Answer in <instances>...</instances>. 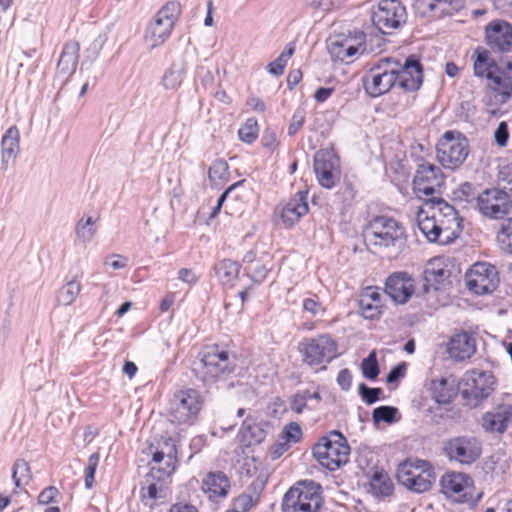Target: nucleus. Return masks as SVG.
<instances>
[{"label": "nucleus", "instance_id": "2eb2a0df", "mask_svg": "<svg viewBox=\"0 0 512 512\" xmlns=\"http://www.w3.org/2000/svg\"><path fill=\"white\" fill-rule=\"evenodd\" d=\"M445 176L440 167L432 163H422L418 166L413 178V190L421 195L441 194Z\"/></svg>", "mask_w": 512, "mask_h": 512}, {"label": "nucleus", "instance_id": "bf43d9fd", "mask_svg": "<svg viewBox=\"0 0 512 512\" xmlns=\"http://www.w3.org/2000/svg\"><path fill=\"white\" fill-rule=\"evenodd\" d=\"M306 117V112L303 108H297L291 119V123L288 127V134L294 135L303 125Z\"/></svg>", "mask_w": 512, "mask_h": 512}, {"label": "nucleus", "instance_id": "c756f323", "mask_svg": "<svg viewBox=\"0 0 512 512\" xmlns=\"http://www.w3.org/2000/svg\"><path fill=\"white\" fill-rule=\"evenodd\" d=\"M164 478L167 477L162 472H158L157 468H151L150 474L146 477L147 487L141 489V498L146 505H153L155 501L166 498L167 487Z\"/></svg>", "mask_w": 512, "mask_h": 512}, {"label": "nucleus", "instance_id": "aec40b11", "mask_svg": "<svg viewBox=\"0 0 512 512\" xmlns=\"http://www.w3.org/2000/svg\"><path fill=\"white\" fill-rule=\"evenodd\" d=\"M441 491L456 502H469L473 499V480L464 473L448 472L440 479Z\"/></svg>", "mask_w": 512, "mask_h": 512}, {"label": "nucleus", "instance_id": "3c124183", "mask_svg": "<svg viewBox=\"0 0 512 512\" xmlns=\"http://www.w3.org/2000/svg\"><path fill=\"white\" fill-rule=\"evenodd\" d=\"M279 436L291 446L301 440L302 429L298 423L290 422L284 426Z\"/></svg>", "mask_w": 512, "mask_h": 512}, {"label": "nucleus", "instance_id": "412c9836", "mask_svg": "<svg viewBox=\"0 0 512 512\" xmlns=\"http://www.w3.org/2000/svg\"><path fill=\"white\" fill-rule=\"evenodd\" d=\"M423 82V69L419 59L411 55L404 64L399 63L397 85L404 91L413 92L420 88Z\"/></svg>", "mask_w": 512, "mask_h": 512}, {"label": "nucleus", "instance_id": "1a4fd4ad", "mask_svg": "<svg viewBox=\"0 0 512 512\" xmlns=\"http://www.w3.org/2000/svg\"><path fill=\"white\" fill-rule=\"evenodd\" d=\"M180 11V3L170 1L157 12L145 32V43L150 49L162 45L169 38Z\"/></svg>", "mask_w": 512, "mask_h": 512}, {"label": "nucleus", "instance_id": "774afa93", "mask_svg": "<svg viewBox=\"0 0 512 512\" xmlns=\"http://www.w3.org/2000/svg\"><path fill=\"white\" fill-rule=\"evenodd\" d=\"M270 269L266 264L257 265L250 271L252 280L256 283L263 282Z\"/></svg>", "mask_w": 512, "mask_h": 512}, {"label": "nucleus", "instance_id": "2f4dec72", "mask_svg": "<svg viewBox=\"0 0 512 512\" xmlns=\"http://www.w3.org/2000/svg\"><path fill=\"white\" fill-rule=\"evenodd\" d=\"M229 487V479L222 472L209 473L202 483L204 493L215 502L227 496Z\"/></svg>", "mask_w": 512, "mask_h": 512}, {"label": "nucleus", "instance_id": "4be33fe9", "mask_svg": "<svg viewBox=\"0 0 512 512\" xmlns=\"http://www.w3.org/2000/svg\"><path fill=\"white\" fill-rule=\"evenodd\" d=\"M487 45L497 52H507L512 48V25L504 20L489 23L485 30Z\"/></svg>", "mask_w": 512, "mask_h": 512}, {"label": "nucleus", "instance_id": "cd10ccee", "mask_svg": "<svg viewBox=\"0 0 512 512\" xmlns=\"http://www.w3.org/2000/svg\"><path fill=\"white\" fill-rule=\"evenodd\" d=\"M192 54V51L185 50L173 60L171 66L166 70L161 79V85L165 89L177 90L181 86L187 70L188 59Z\"/></svg>", "mask_w": 512, "mask_h": 512}, {"label": "nucleus", "instance_id": "37998d69", "mask_svg": "<svg viewBox=\"0 0 512 512\" xmlns=\"http://www.w3.org/2000/svg\"><path fill=\"white\" fill-rule=\"evenodd\" d=\"M95 223L96 219H93L90 216L86 219L82 218L78 221L76 225V235L81 242L88 243L92 241L96 234Z\"/></svg>", "mask_w": 512, "mask_h": 512}, {"label": "nucleus", "instance_id": "f3484780", "mask_svg": "<svg viewBox=\"0 0 512 512\" xmlns=\"http://www.w3.org/2000/svg\"><path fill=\"white\" fill-rule=\"evenodd\" d=\"M477 207L484 216L499 219L510 212L512 201L506 191L491 188L477 196Z\"/></svg>", "mask_w": 512, "mask_h": 512}, {"label": "nucleus", "instance_id": "e2e57ef3", "mask_svg": "<svg viewBox=\"0 0 512 512\" xmlns=\"http://www.w3.org/2000/svg\"><path fill=\"white\" fill-rule=\"evenodd\" d=\"M59 495V491L54 486L46 487L38 496V502L42 505H47L55 501Z\"/></svg>", "mask_w": 512, "mask_h": 512}, {"label": "nucleus", "instance_id": "13d9d810", "mask_svg": "<svg viewBox=\"0 0 512 512\" xmlns=\"http://www.w3.org/2000/svg\"><path fill=\"white\" fill-rule=\"evenodd\" d=\"M508 124L505 121H501L496 130L494 131V140L499 147H505L509 140Z\"/></svg>", "mask_w": 512, "mask_h": 512}, {"label": "nucleus", "instance_id": "9b49d317", "mask_svg": "<svg viewBox=\"0 0 512 512\" xmlns=\"http://www.w3.org/2000/svg\"><path fill=\"white\" fill-rule=\"evenodd\" d=\"M462 384L461 395L466 404L474 408L491 395L496 381L491 372L473 369L464 374Z\"/></svg>", "mask_w": 512, "mask_h": 512}, {"label": "nucleus", "instance_id": "0e129e2a", "mask_svg": "<svg viewBox=\"0 0 512 512\" xmlns=\"http://www.w3.org/2000/svg\"><path fill=\"white\" fill-rule=\"evenodd\" d=\"M303 309L313 316L324 312L322 304L314 298H306L303 300Z\"/></svg>", "mask_w": 512, "mask_h": 512}, {"label": "nucleus", "instance_id": "8fccbe9b", "mask_svg": "<svg viewBox=\"0 0 512 512\" xmlns=\"http://www.w3.org/2000/svg\"><path fill=\"white\" fill-rule=\"evenodd\" d=\"M238 135L243 142H254L258 137L257 120L254 118L247 119L244 125L238 130Z\"/></svg>", "mask_w": 512, "mask_h": 512}, {"label": "nucleus", "instance_id": "5fc2aeb1", "mask_svg": "<svg viewBox=\"0 0 512 512\" xmlns=\"http://www.w3.org/2000/svg\"><path fill=\"white\" fill-rule=\"evenodd\" d=\"M498 184L503 191L512 195V163L501 167L498 173Z\"/></svg>", "mask_w": 512, "mask_h": 512}, {"label": "nucleus", "instance_id": "b1692460", "mask_svg": "<svg viewBox=\"0 0 512 512\" xmlns=\"http://www.w3.org/2000/svg\"><path fill=\"white\" fill-rule=\"evenodd\" d=\"M511 424L512 405L509 404H502L485 412L480 419L482 429L488 433L502 434Z\"/></svg>", "mask_w": 512, "mask_h": 512}, {"label": "nucleus", "instance_id": "dca6fc26", "mask_svg": "<svg viewBox=\"0 0 512 512\" xmlns=\"http://www.w3.org/2000/svg\"><path fill=\"white\" fill-rule=\"evenodd\" d=\"M446 456L460 464H472L481 455V443L473 436H458L444 444Z\"/></svg>", "mask_w": 512, "mask_h": 512}, {"label": "nucleus", "instance_id": "a18cd8bd", "mask_svg": "<svg viewBox=\"0 0 512 512\" xmlns=\"http://www.w3.org/2000/svg\"><path fill=\"white\" fill-rule=\"evenodd\" d=\"M370 486L376 495L387 496L392 492V483L389 477L380 472L373 474Z\"/></svg>", "mask_w": 512, "mask_h": 512}, {"label": "nucleus", "instance_id": "5701e85b", "mask_svg": "<svg viewBox=\"0 0 512 512\" xmlns=\"http://www.w3.org/2000/svg\"><path fill=\"white\" fill-rule=\"evenodd\" d=\"M488 80L495 103H507L512 97V62H507L505 67H497Z\"/></svg>", "mask_w": 512, "mask_h": 512}, {"label": "nucleus", "instance_id": "c85d7f7f", "mask_svg": "<svg viewBox=\"0 0 512 512\" xmlns=\"http://www.w3.org/2000/svg\"><path fill=\"white\" fill-rule=\"evenodd\" d=\"M308 210V192L299 191L283 206L280 217L286 226L291 227L307 214Z\"/></svg>", "mask_w": 512, "mask_h": 512}, {"label": "nucleus", "instance_id": "20e7f679", "mask_svg": "<svg viewBox=\"0 0 512 512\" xmlns=\"http://www.w3.org/2000/svg\"><path fill=\"white\" fill-rule=\"evenodd\" d=\"M399 483L416 493L430 490L436 480L434 469L430 462L422 459H408L397 469Z\"/></svg>", "mask_w": 512, "mask_h": 512}, {"label": "nucleus", "instance_id": "a878e982", "mask_svg": "<svg viewBox=\"0 0 512 512\" xmlns=\"http://www.w3.org/2000/svg\"><path fill=\"white\" fill-rule=\"evenodd\" d=\"M153 461L158 464L164 462V465H160L157 469L166 477H169L175 471L177 449L175 441L171 437H162L157 442L156 450L153 453Z\"/></svg>", "mask_w": 512, "mask_h": 512}, {"label": "nucleus", "instance_id": "58836bf2", "mask_svg": "<svg viewBox=\"0 0 512 512\" xmlns=\"http://www.w3.org/2000/svg\"><path fill=\"white\" fill-rule=\"evenodd\" d=\"M431 397L438 405L450 404L455 396L454 389L448 386L445 378L433 380L430 384Z\"/></svg>", "mask_w": 512, "mask_h": 512}, {"label": "nucleus", "instance_id": "393cba45", "mask_svg": "<svg viewBox=\"0 0 512 512\" xmlns=\"http://www.w3.org/2000/svg\"><path fill=\"white\" fill-rule=\"evenodd\" d=\"M385 293L395 303L404 304L414 293L413 279L403 272L390 275L385 283Z\"/></svg>", "mask_w": 512, "mask_h": 512}, {"label": "nucleus", "instance_id": "9d476101", "mask_svg": "<svg viewBox=\"0 0 512 512\" xmlns=\"http://www.w3.org/2000/svg\"><path fill=\"white\" fill-rule=\"evenodd\" d=\"M468 153V140L459 132H445L436 146L437 160L444 168L451 170L460 167L466 160Z\"/></svg>", "mask_w": 512, "mask_h": 512}, {"label": "nucleus", "instance_id": "e433bc0d", "mask_svg": "<svg viewBox=\"0 0 512 512\" xmlns=\"http://www.w3.org/2000/svg\"><path fill=\"white\" fill-rule=\"evenodd\" d=\"M475 54L476 58L473 65L475 75L489 79L496 71V68L498 67L497 64L485 49H477Z\"/></svg>", "mask_w": 512, "mask_h": 512}, {"label": "nucleus", "instance_id": "423d86ee", "mask_svg": "<svg viewBox=\"0 0 512 512\" xmlns=\"http://www.w3.org/2000/svg\"><path fill=\"white\" fill-rule=\"evenodd\" d=\"M203 403L204 399L196 389L187 388L176 391L169 400L170 421L175 424H193Z\"/></svg>", "mask_w": 512, "mask_h": 512}, {"label": "nucleus", "instance_id": "79ce46f5", "mask_svg": "<svg viewBox=\"0 0 512 512\" xmlns=\"http://www.w3.org/2000/svg\"><path fill=\"white\" fill-rule=\"evenodd\" d=\"M209 179L212 185L221 187L229 179V166L223 159L215 160L209 168Z\"/></svg>", "mask_w": 512, "mask_h": 512}, {"label": "nucleus", "instance_id": "4c0bfd02", "mask_svg": "<svg viewBox=\"0 0 512 512\" xmlns=\"http://www.w3.org/2000/svg\"><path fill=\"white\" fill-rule=\"evenodd\" d=\"M418 3L427 11L450 15L463 7L464 0H418Z\"/></svg>", "mask_w": 512, "mask_h": 512}, {"label": "nucleus", "instance_id": "a211bd4d", "mask_svg": "<svg viewBox=\"0 0 512 512\" xmlns=\"http://www.w3.org/2000/svg\"><path fill=\"white\" fill-rule=\"evenodd\" d=\"M365 44V34L355 32L349 34H332L327 39V49L331 57L339 61H347L355 56Z\"/></svg>", "mask_w": 512, "mask_h": 512}, {"label": "nucleus", "instance_id": "7c9ffc66", "mask_svg": "<svg viewBox=\"0 0 512 512\" xmlns=\"http://www.w3.org/2000/svg\"><path fill=\"white\" fill-rule=\"evenodd\" d=\"M447 351L456 360L468 359L476 351L475 339L467 332L456 334L451 337Z\"/></svg>", "mask_w": 512, "mask_h": 512}, {"label": "nucleus", "instance_id": "c03bdc74", "mask_svg": "<svg viewBox=\"0 0 512 512\" xmlns=\"http://www.w3.org/2000/svg\"><path fill=\"white\" fill-rule=\"evenodd\" d=\"M293 53L294 47L286 46L283 52L274 61L267 65V71L275 76L282 75L287 62L292 57Z\"/></svg>", "mask_w": 512, "mask_h": 512}, {"label": "nucleus", "instance_id": "49530a36", "mask_svg": "<svg viewBox=\"0 0 512 512\" xmlns=\"http://www.w3.org/2000/svg\"><path fill=\"white\" fill-rule=\"evenodd\" d=\"M497 241L500 248L512 254V218L505 220L497 234Z\"/></svg>", "mask_w": 512, "mask_h": 512}, {"label": "nucleus", "instance_id": "bb28decb", "mask_svg": "<svg viewBox=\"0 0 512 512\" xmlns=\"http://www.w3.org/2000/svg\"><path fill=\"white\" fill-rule=\"evenodd\" d=\"M80 44L77 41H68L60 54L57 67L56 77L67 82L75 73L79 59Z\"/></svg>", "mask_w": 512, "mask_h": 512}, {"label": "nucleus", "instance_id": "6e6552de", "mask_svg": "<svg viewBox=\"0 0 512 512\" xmlns=\"http://www.w3.org/2000/svg\"><path fill=\"white\" fill-rule=\"evenodd\" d=\"M399 62L392 58H383L374 64L363 76V86L368 95L379 97L397 84Z\"/></svg>", "mask_w": 512, "mask_h": 512}, {"label": "nucleus", "instance_id": "6ab92c4d", "mask_svg": "<svg viewBox=\"0 0 512 512\" xmlns=\"http://www.w3.org/2000/svg\"><path fill=\"white\" fill-rule=\"evenodd\" d=\"M339 157L332 149H321L314 156V171L319 184L327 189L336 185Z\"/></svg>", "mask_w": 512, "mask_h": 512}, {"label": "nucleus", "instance_id": "864d4df0", "mask_svg": "<svg viewBox=\"0 0 512 512\" xmlns=\"http://www.w3.org/2000/svg\"><path fill=\"white\" fill-rule=\"evenodd\" d=\"M99 460L100 457L98 453H93L88 458L87 467L85 469V487L87 489H91L94 486L95 472L99 464Z\"/></svg>", "mask_w": 512, "mask_h": 512}, {"label": "nucleus", "instance_id": "f704fd0d", "mask_svg": "<svg viewBox=\"0 0 512 512\" xmlns=\"http://www.w3.org/2000/svg\"><path fill=\"white\" fill-rule=\"evenodd\" d=\"M267 432L262 423H256L247 418L240 429L241 440L247 446L260 444L266 438Z\"/></svg>", "mask_w": 512, "mask_h": 512}, {"label": "nucleus", "instance_id": "39448f33", "mask_svg": "<svg viewBox=\"0 0 512 512\" xmlns=\"http://www.w3.org/2000/svg\"><path fill=\"white\" fill-rule=\"evenodd\" d=\"M304 364L318 369L337 357V343L329 334L303 339L298 346Z\"/></svg>", "mask_w": 512, "mask_h": 512}, {"label": "nucleus", "instance_id": "473e14b6", "mask_svg": "<svg viewBox=\"0 0 512 512\" xmlns=\"http://www.w3.org/2000/svg\"><path fill=\"white\" fill-rule=\"evenodd\" d=\"M359 308L364 318L370 320L378 318L383 308L381 293L371 287L366 288L361 294Z\"/></svg>", "mask_w": 512, "mask_h": 512}, {"label": "nucleus", "instance_id": "052dcab7", "mask_svg": "<svg viewBox=\"0 0 512 512\" xmlns=\"http://www.w3.org/2000/svg\"><path fill=\"white\" fill-rule=\"evenodd\" d=\"M253 498L250 495L242 494L234 501V508L231 511L247 512L253 506Z\"/></svg>", "mask_w": 512, "mask_h": 512}, {"label": "nucleus", "instance_id": "4468645a", "mask_svg": "<svg viewBox=\"0 0 512 512\" xmlns=\"http://www.w3.org/2000/svg\"><path fill=\"white\" fill-rule=\"evenodd\" d=\"M466 286L476 295L492 293L499 282L498 272L495 266L478 262L471 266L465 275Z\"/></svg>", "mask_w": 512, "mask_h": 512}, {"label": "nucleus", "instance_id": "de8ad7c7", "mask_svg": "<svg viewBox=\"0 0 512 512\" xmlns=\"http://www.w3.org/2000/svg\"><path fill=\"white\" fill-rule=\"evenodd\" d=\"M397 414L398 409L396 407L383 405L373 410L372 418L375 423L385 422L390 424L397 420Z\"/></svg>", "mask_w": 512, "mask_h": 512}, {"label": "nucleus", "instance_id": "603ef678", "mask_svg": "<svg viewBox=\"0 0 512 512\" xmlns=\"http://www.w3.org/2000/svg\"><path fill=\"white\" fill-rule=\"evenodd\" d=\"M12 478L17 487L21 486L22 480H29L31 478L30 475V466L28 462L25 460H18L15 462L13 466Z\"/></svg>", "mask_w": 512, "mask_h": 512}, {"label": "nucleus", "instance_id": "4d7b16f0", "mask_svg": "<svg viewBox=\"0 0 512 512\" xmlns=\"http://www.w3.org/2000/svg\"><path fill=\"white\" fill-rule=\"evenodd\" d=\"M455 195L456 198L461 201L470 202L474 199L477 201V196L479 194L477 193L473 184L465 182L459 186L458 190L455 192Z\"/></svg>", "mask_w": 512, "mask_h": 512}, {"label": "nucleus", "instance_id": "338daca9", "mask_svg": "<svg viewBox=\"0 0 512 512\" xmlns=\"http://www.w3.org/2000/svg\"><path fill=\"white\" fill-rule=\"evenodd\" d=\"M483 102L487 107V112L491 115H497L499 112V107L504 103H495V97L493 95V90L490 89L483 98Z\"/></svg>", "mask_w": 512, "mask_h": 512}, {"label": "nucleus", "instance_id": "09e8293b", "mask_svg": "<svg viewBox=\"0 0 512 512\" xmlns=\"http://www.w3.org/2000/svg\"><path fill=\"white\" fill-rule=\"evenodd\" d=\"M362 374L365 378L369 380H375L379 373V365L377 362L375 352H371L368 357H366L361 363Z\"/></svg>", "mask_w": 512, "mask_h": 512}, {"label": "nucleus", "instance_id": "f03ea898", "mask_svg": "<svg viewBox=\"0 0 512 512\" xmlns=\"http://www.w3.org/2000/svg\"><path fill=\"white\" fill-rule=\"evenodd\" d=\"M322 487L310 480L298 482L283 496V512H317L322 506Z\"/></svg>", "mask_w": 512, "mask_h": 512}, {"label": "nucleus", "instance_id": "69168bd1", "mask_svg": "<svg viewBox=\"0 0 512 512\" xmlns=\"http://www.w3.org/2000/svg\"><path fill=\"white\" fill-rule=\"evenodd\" d=\"M406 372V363L402 362L393 367L386 377V382L392 384L403 378Z\"/></svg>", "mask_w": 512, "mask_h": 512}, {"label": "nucleus", "instance_id": "f257e3e1", "mask_svg": "<svg viewBox=\"0 0 512 512\" xmlns=\"http://www.w3.org/2000/svg\"><path fill=\"white\" fill-rule=\"evenodd\" d=\"M416 220L425 238L440 245L452 243L463 229L457 210L440 197L426 200L418 210Z\"/></svg>", "mask_w": 512, "mask_h": 512}, {"label": "nucleus", "instance_id": "ea45409f", "mask_svg": "<svg viewBox=\"0 0 512 512\" xmlns=\"http://www.w3.org/2000/svg\"><path fill=\"white\" fill-rule=\"evenodd\" d=\"M81 283L76 278L66 282L57 293V303L59 305L69 306L75 302L80 291Z\"/></svg>", "mask_w": 512, "mask_h": 512}, {"label": "nucleus", "instance_id": "a19ab883", "mask_svg": "<svg viewBox=\"0 0 512 512\" xmlns=\"http://www.w3.org/2000/svg\"><path fill=\"white\" fill-rule=\"evenodd\" d=\"M215 273L223 284H231L240 271V265L232 260L223 259L214 267Z\"/></svg>", "mask_w": 512, "mask_h": 512}, {"label": "nucleus", "instance_id": "7ed1b4c3", "mask_svg": "<svg viewBox=\"0 0 512 512\" xmlns=\"http://www.w3.org/2000/svg\"><path fill=\"white\" fill-rule=\"evenodd\" d=\"M350 447L346 438L338 431H332L321 438L313 447V456L319 464L330 471L337 470L349 459Z\"/></svg>", "mask_w": 512, "mask_h": 512}, {"label": "nucleus", "instance_id": "c9c22d12", "mask_svg": "<svg viewBox=\"0 0 512 512\" xmlns=\"http://www.w3.org/2000/svg\"><path fill=\"white\" fill-rule=\"evenodd\" d=\"M450 276L449 270H446L444 268H427L424 270L423 273V292L427 293L429 292L430 288H433L434 290H441L444 289L446 286V281L448 280Z\"/></svg>", "mask_w": 512, "mask_h": 512}, {"label": "nucleus", "instance_id": "680f3d73", "mask_svg": "<svg viewBox=\"0 0 512 512\" xmlns=\"http://www.w3.org/2000/svg\"><path fill=\"white\" fill-rule=\"evenodd\" d=\"M290 448V445L285 442L281 437L279 436L277 441L273 444V446L270 449V458L272 460H277L280 458L288 449Z\"/></svg>", "mask_w": 512, "mask_h": 512}, {"label": "nucleus", "instance_id": "72a5a7b5", "mask_svg": "<svg viewBox=\"0 0 512 512\" xmlns=\"http://www.w3.org/2000/svg\"><path fill=\"white\" fill-rule=\"evenodd\" d=\"M20 151V133L18 128L13 125L4 133L1 140L2 162L7 165L14 161Z\"/></svg>", "mask_w": 512, "mask_h": 512}, {"label": "nucleus", "instance_id": "6e6d98bb", "mask_svg": "<svg viewBox=\"0 0 512 512\" xmlns=\"http://www.w3.org/2000/svg\"><path fill=\"white\" fill-rule=\"evenodd\" d=\"M358 390L362 400L368 405H372L377 402L382 394L381 388H370L365 383H361Z\"/></svg>", "mask_w": 512, "mask_h": 512}, {"label": "nucleus", "instance_id": "0eeeda50", "mask_svg": "<svg viewBox=\"0 0 512 512\" xmlns=\"http://www.w3.org/2000/svg\"><path fill=\"white\" fill-rule=\"evenodd\" d=\"M365 239L380 247H401L405 242V229L394 218L378 216L372 219L365 230Z\"/></svg>", "mask_w": 512, "mask_h": 512}, {"label": "nucleus", "instance_id": "ddd939ff", "mask_svg": "<svg viewBox=\"0 0 512 512\" xmlns=\"http://www.w3.org/2000/svg\"><path fill=\"white\" fill-rule=\"evenodd\" d=\"M406 20V8L399 0H381L372 12V22L383 34L400 28Z\"/></svg>", "mask_w": 512, "mask_h": 512}, {"label": "nucleus", "instance_id": "f8f14e48", "mask_svg": "<svg viewBox=\"0 0 512 512\" xmlns=\"http://www.w3.org/2000/svg\"><path fill=\"white\" fill-rule=\"evenodd\" d=\"M194 370L203 381H214L222 375L230 373L233 370V364L229 359L228 352L215 345L203 350L199 362L194 363Z\"/></svg>", "mask_w": 512, "mask_h": 512}]
</instances>
